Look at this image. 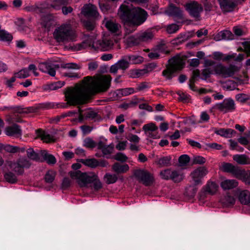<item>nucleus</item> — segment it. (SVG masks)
Instances as JSON below:
<instances>
[{
    "mask_svg": "<svg viewBox=\"0 0 250 250\" xmlns=\"http://www.w3.org/2000/svg\"><path fill=\"white\" fill-rule=\"evenodd\" d=\"M235 194L241 204L250 206V192L249 190L237 188Z\"/></svg>",
    "mask_w": 250,
    "mask_h": 250,
    "instance_id": "dca6fc26",
    "label": "nucleus"
},
{
    "mask_svg": "<svg viewBox=\"0 0 250 250\" xmlns=\"http://www.w3.org/2000/svg\"><path fill=\"white\" fill-rule=\"evenodd\" d=\"M27 155L29 158L31 160H35V161H39L40 160V154L39 153H37L35 152L33 148H29L27 151Z\"/></svg>",
    "mask_w": 250,
    "mask_h": 250,
    "instance_id": "37998d69",
    "label": "nucleus"
},
{
    "mask_svg": "<svg viewBox=\"0 0 250 250\" xmlns=\"http://www.w3.org/2000/svg\"><path fill=\"white\" fill-rule=\"evenodd\" d=\"M42 140L46 143H50L53 141V139L51 136L44 132H42L40 134Z\"/></svg>",
    "mask_w": 250,
    "mask_h": 250,
    "instance_id": "bf43d9fd",
    "label": "nucleus"
},
{
    "mask_svg": "<svg viewBox=\"0 0 250 250\" xmlns=\"http://www.w3.org/2000/svg\"><path fill=\"white\" fill-rule=\"evenodd\" d=\"M64 68L79 69L81 67L80 65L75 63H67L63 65Z\"/></svg>",
    "mask_w": 250,
    "mask_h": 250,
    "instance_id": "0e129e2a",
    "label": "nucleus"
},
{
    "mask_svg": "<svg viewBox=\"0 0 250 250\" xmlns=\"http://www.w3.org/2000/svg\"><path fill=\"white\" fill-rule=\"evenodd\" d=\"M4 178L6 181L11 183H14L17 181L16 176L11 172L6 173L4 175Z\"/></svg>",
    "mask_w": 250,
    "mask_h": 250,
    "instance_id": "3c124183",
    "label": "nucleus"
},
{
    "mask_svg": "<svg viewBox=\"0 0 250 250\" xmlns=\"http://www.w3.org/2000/svg\"><path fill=\"white\" fill-rule=\"evenodd\" d=\"M185 7L191 17L197 20H200V14L203 11V8L201 4L193 1L187 3Z\"/></svg>",
    "mask_w": 250,
    "mask_h": 250,
    "instance_id": "0eeeda50",
    "label": "nucleus"
},
{
    "mask_svg": "<svg viewBox=\"0 0 250 250\" xmlns=\"http://www.w3.org/2000/svg\"><path fill=\"white\" fill-rule=\"evenodd\" d=\"M113 149V147L111 145H106L102 149V151L104 155H108L111 154Z\"/></svg>",
    "mask_w": 250,
    "mask_h": 250,
    "instance_id": "680f3d73",
    "label": "nucleus"
},
{
    "mask_svg": "<svg viewBox=\"0 0 250 250\" xmlns=\"http://www.w3.org/2000/svg\"><path fill=\"white\" fill-rule=\"evenodd\" d=\"M83 146L88 148H93L96 146V144L92 139L87 138L83 141Z\"/></svg>",
    "mask_w": 250,
    "mask_h": 250,
    "instance_id": "6e6d98bb",
    "label": "nucleus"
},
{
    "mask_svg": "<svg viewBox=\"0 0 250 250\" xmlns=\"http://www.w3.org/2000/svg\"><path fill=\"white\" fill-rule=\"evenodd\" d=\"M171 160L169 156L163 157L158 160L157 164L161 167H168L171 165Z\"/></svg>",
    "mask_w": 250,
    "mask_h": 250,
    "instance_id": "79ce46f5",
    "label": "nucleus"
},
{
    "mask_svg": "<svg viewBox=\"0 0 250 250\" xmlns=\"http://www.w3.org/2000/svg\"><path fill=\"white\" fill-rule=\"evenodd\" d=\"M41 156L49 165H54L57 161L55 157L52 154H49L45 150H41L40 151Z\"/></svg>",
    "mask_w": 250,
    "mask_h": 250,
    "instance_id": "c85d7f7f",
    "label": "nucleus"
},
{
    "mask_svg": "<svg viewBox=\"0 0 250 250\" xmlns=\"http://www.w3.org/2000/svg\"><path fill=\"white\" fill-rule=\"evenodd\" d=\"M97 112L92 109H87L83 111H80L79 115V119L80 121L84 120H93L97 118Z\"/></svg>",
    "mask_w": 250,
    "mask_h": 250,
    "instance_id": "412c9836",
    "label": "nucleus"
},
{
    "mask_svg": "<svg viewBox=\"0 0 250 250\" xmlns=\"http://www.w3.org/2000/svg\"><path fill=\"white\" fill-rule=\"evenodd\" d=\"M169 65L163 71V75L167 79H170L176 71L181 70L184 65L183 60L179 57L176 56L169 60Z\"/></svg>",
    "mask_w": 250,
    "mask_h": 250,
    "instance_id": "423d86ee",
    "label": "nucleus"
},
{
    "mask_svg": "<svg viewBox=\"0 0 250 250\" xmlns=\"http://www.w3.org/2000/svg\"><path fill=\"white\" fill-rule=\"evenodd\" d=\"M106 28L111 33H114L117 35H120L121 33V26L118 23L111 20H107L105 19L104 21Z\"/></svg>",
    "mask_w": 250,
    "mask_h": 250,
    "instance_id": "aec40b11",
    "label": "nucleus"
},
{
    "mask_svg": "<svg viewBox=\"0 0 250 250\" xmlns=\"http://www.w3.org/2000/svg\"><path fill=\"white\" fill-rule=\"evenodd\" d=\"M80 162L84 165L92 168L97 167L99 164L98 163V160L95 158L82 159L80 160Z\"/></svg>",
    "mask_w": 250,
    "mask_h": 250,
    "instance_id": "473e14b6",
    "label": "nucleus"
},
{
    "mask_svg": "<svg viewBox=\"0 0 250 250\" xmlns=\"http://www.w3.org/2000/svg\"><path fill=\"white\" fill-rule=\"evenodd\" d=\"M199 75H200V71L198 69L194 70L192 73V77L189 81V84H188L190 88L193 91L195 90L194 85V83L195 81V79L197 77H199Z\"/></svg>",
    "mask_w": 250,
    "mask_h": 250,
    "instance_id": "49530a36",
    "label": "nucleus"
},
{
    "mask_svg": "<svg viewBox=\"0 0 250 250\" xmlns=\"http://www.w3.org/2000/svg\"><path fill=\"white\" fill-rule=\"evenodd\" d=\"M127 139L129 141L135 144L139 143L140 141V138L137 135L133 134H129Z\"/></svg>",
    "mask_w": 250,
    "mask_h": 250,
    "instance_id": "e2e57ef3",
    "label": "nucleus"
},
{
    "mask_svg": "<svg viewBox=\"0 0 250 250\" xmlns=\"http://www.w3.org/2000/svg\"><path fill=\"white\" fill-rule=\"evenodd\" d=\"M158 128L156 125L152 123L146 124L143 127L146 136L148 138L153 139H158L160 137L158 132Z\"/></svg>",
    "mask_w": 250,
    "mask_h": 250,
    "instance_id": "4468645a",
    "label": "nucleus"
},
{
    "mask_svg": "<svg viewBox=\"0 0 250 250\" xmlns=\"http://www.w3.org/2000/svg\"><path fill=\"white\" fill-rule=\"evenodd\" d=\"M111 79L109 75L85 77L81 83L65 88V101L70 105L85 104L93 95L106 91L110 87Z\"/></svg>",
    "mask_w": 250,
    "mask_h": 250,
    "instance_id": "f257e3e1",
    "label": "nucleus"
},
{
    "mask_svg": "<svg viewBox=\"0 0 250 250\" xmlns=\"http://www.w3.org/2000/svg\"><path fill=\"white\" fill-rule=\"evenodd\" d=\"M180 28V26L176 24H171L167 27V31L169 34H173L176 32Z\"/></svg>",
    "mask_w": 250,
    "mask_h": 250,
    "instance_id": "864d4df0",
    "label": "nucleus"
},
{
    "mask_svg": "<svg viewBox=\"0 0 250 250\" xmlns=\"http://www.w3.org/2000/svg\"><path fill=\"white\" fill-rule=\"evenodd\" d=\"M229 56H231L230 60H233L236 62H241L244 60L245 57V55L243 54L237 55L236 53H233L232 54H229Z\"/></svg>",
    "mask_w": 250,
    "mask_h": 250,
    "instance_id": "4d7b16f0",
    "label": "nucleus"
},
{
    "mask_svg": "<svg viewBox=\"0 0 250 250\" xmlns=\"http://www.w3.org/2000/svg\"><path fill=\"white\" fill-rule=\"evenodd\" d=\"M208 173L207 168L204 167H200L194 169L190 175L194 185H201L202 184V179Z\"/></svg>",
    "mask_w": 250,
    "mask_h": 250,
    "instance_id": "1a4fd4ad",
    "label": "nucleus"
},
{
    "mask_svg": "<svg viewBox=\"0 0 250 250\" xmlns=\"http://www.w3.org/2000/svg\"><path fill=\"white\" fill-rule=\"evenodd\" d=\"M235 72V68L233 66L226 67L221 63L216 65V72L215 74L221 76L223 78L232 77Z\"/></svg>",
    "mask_w": 250,
    "mask_h": 250,
    "instance_id": "9d476101",
    "label": "nucleus"
},
{
    "mask_svg": "<svg viewBox=\"0 0 250 250\" xmlns=\"http://www.w3.org/2000/svg\"><path fill=\"white\" fill-rule=\"evenodd\" d=\"M215 133L217 135H219L226 138H231L234 134L236 133V132L235 130L231 128H221L215 131Z\"/></svg>",
    "mask_w": 250,
    "mask_h": 250,
    "instance_id": "7c9ffc66",
    "label": "nucleus"
},
{
    "mask_svg": "<svg viewBox=\"0 0 250 250\" xmlns=\"http://www.w3.org/2000/svg\"><path fill=\"white\" fill-rule=\"evenodd\" d=\"M118 14L120 18L125 22V28L132 26L133 29L128 32L134 30L135 26H139L143 23L147 17V12L139 7L131 8L125 5H122L118 11Z\"/></svg>",
    "mask_w": 250,
    "mask_h": 250,
    "instance_id": "f03ea898",
    "label": "nucleus"
},
{
    "mask_svg": "<svg viewBox=\"0 0 250 250\" xmlns=\"http://www.w3.org/2000/svg\"><path fill=\"white\" fill-rule=\"evenodd\" d=\"M3 150L10 153H16L20 151L22 152L24 151V148L20 149L19 147L11 146L9 145H3Z\"/></svg>",
    "mask_w": 250,
    "mask_h": 250,
    "instance_id": "c03bdc74",
    "label": "nucleus"
},
{
    "mask_svg": "<svg viewBox=\"0 0 250 250\" xmlns=\"http://www.w3.org/2000/svg\"><path fill=\"white\" fill-rule=\"evenodd\" d=\"M55 176L56 172L55 171L48 170L45 175V180L47 183H51L54 181Z\"/></svg>",
    "mask_w": 250,
    "mask_h": 250,
    "instance_id": "de8ad7c7",
    "label": "nucleus"
},
{
    "mask_svg": "<svg viewBox=\"0 0 250 250\" xmlns=\"http://www.w3.org/2000/svg\"><path fill=\"white\" fill-rule=\"evenodd\" d=\"M217 64V63L212 60L207 59L205 61V68L203 70L202 73L203 79H206L208 78L211 74H215L216 72V65Z\"/></svg>",
    "mask_w": 250,
    "mask_h": 250,
    "instance_id": "ddd939ff",
    "label": "nucleus"
},
{
    "mask_svg": "<svg viewBox=\"0 0 250 250\" xmlns=\"http://www.w3.org/2000/svg\"><path fill=\"white\" fill-rule=\"evenodd\" d=\"M154 36V34L151 31H146L142 33L139 37L140 41L146 42L151 40Z\"/></svg>",
    "mask_w": 250,
    "mask_h": 250,
    "instance_id": "58836bf2",
    "label": "nucleus"
},
{
    "mask_svg": "<svg viewBox=\"0 0 250 250\" xmlns=\"http://www.w3.org/2000/svg\"><path fill=\"white\" fill-rule=\"evenodd\" d=\"M114 45V40L110 36H104L102 40H97L93 36H85L81 43L76 44L74 49L79 51L90 49L96 51H105L111 49Z\"/></svg>",
    "mask_w": 250,
    "mask_h": 250,
    "instance_id": "7ed1b4c3",
    "label": "nucleus"
},
{
    "mask_svg": "<svg viewBox=\"0 0 250 250\" xmlns=\"http://www.w3.org/2000/svg\"><path fill=\"white\" fill-rule=\"evenodd\" d=\"M165 13L169 16L172 17L175 20L181 19L183 17L182 11L173 4L169 5L165 11Z\"/></svg>",
    "mask_w": 250,
    "mask_h": 250,
    "instance_id": "f3484780",
    "label": "nucleus"
},
{
    "mask_svg": "<svg viewBox=\"0 0 250 250\" xmlns=\"http://www.w3.org/2000/svg\"><path fill=\"white\" fill-rule=\"evenodd\" d=\"M39 69L44 73H46L51 76L54 77L56 74V70L53 64L50 63L44 62L40 63Z\"/></svg>",
    "mask_w": 250,
    "mask_h": 250,
    "instance_id": "5701e85b",
    "label": "nucleus"
},
{
    "mask_svg": "<svg viewBox=\"0 0 250 250\" xmlns=\"http://www.w3.org/2000/svg\"><path fill=\"white\" fill-rule=\"evenodd\" d=\"M71 0H54L51 6L54 9H60L62 6L70 3Z\"/></svg>",
    "mask_w": 250,
    "mask_h": 250,
    "instance_id": "a19ab883",
    "label": "nucleus"
},
{
    "mask_svg": "<svg viewBox=\"0 0 250 250\" xmlns=\"http://www.w3.org/2000/svg\"><path fill=\"white\" fill-rule=\"evenodd\" d=\"M104 180L107 184H112L117 182L118 176L116 174L106 173L104 176Z\"/></svg>",
    "mask_w": 250,
    "mask_h": 250,
    "instance_id": "f704fd0d",
    "label": "nucleus"
},
{
    "mask_svg": "<svg viewBox=\"0 0 250 250\" xmlns=\"http://www.w3.org/2000/svg\"><path fill=\"white\" fill-rule=\"evenodd\" d=\"M112 169L117 174L125 173L129 170V167L126 164H121L116 162L112 165Z\"/></svg>",
    "mask_w": 250,
    "mask_h": 250,
    "instance_id": "a878e982",
    "label": "nucleus"
},
{
    "mask_svg": "<svg viewBox=\"0 0 250 250\" xmlns=\"http://www.w3.org/2000/svg\"><path fill=\"white\" fill-rule=\"evenodd\" d=\"M12 40V35L6 30L1 29V26L0 24V41L11 42Z\"/></svg>",
    "mask_w": 250,
    "mask_h": 250,
    "instance_id": "2f4dec72",
    "label": "nucleus"
},
{
    "mask_svg": "<svg viewBox=\"0 0 250 250\" xmlns=\"http://www.w3.org/2000/svg\"><path fill=\"white\" fill-rule=\"evenodd\" d=\"M205 162V158L201 156H196L193 158V163L194 164H203Z\"/></svg>",
    "mask_w": 250,
    "mask_h": 250,
    "instance_id": "052dcab7",
    "label": "nucleus"
},
{
    "mask_svg": "<svg viewBox=\"0 0 250 250\" xmlns=\"http://www.w3.org/2000/svg\"><path fill=\"white\" fill-rule=\"evenodd\" d=\"M31 166L30 162L25 158H19L15 163L12 164L11 167L18 174L23 173L24 168H28Z\"/></svg>",
    "mask_w": 250,
    "mask_h": 250,
    "instance_id": "f8f14e48",
    "label": "nucleus"
},
{
    "mask_svg": "<svg viewBox=\"0 0 250 250\" xmlns=\"http://www.w3.org/2000/svg\"><path fill=\"white\" fill-rule=\"evenodd\" d=\"M216 107L223 113L232 112L236 109L234 101L230 98L225 99L222 102L217 104Z\"/></svg>",
    "mask_w": 250,
    "mask_h": 250,
    "instance_id": "6e6552de",
    "label": "nucleus"
},
{
    "mask_svg": "<svg viewBox=\"0 0 250 250\" xmlns=\"http://www.w3.org/2000/svg\"><path fill=\"white\" fill-rule=\"evenodd\" d=\"M233 39V36L232 33L229 30L222 31L217 34L214 37V39L216 41H219L222 40H230Z\"/></svg>",
    "mask_w": 250,
    "mask_h": 250,
    "instance_id": "bb28decb",
    "label": "nucleus"
},
{
    "mask_svg": "<svg viewBox=\"0 0 250 250\" xmlns=\"http://www.w3.org/2000/svg\"><path fill=\"white\" fill-rule=\"evenodd\" d=\"M244 51L247 54V57L250 56V42H246L243 43Z\"/></svg>",
    "mask_w": 250,
    "mask_h": 250,
    "instance_id": "774afa93",
    "label": "nucleus"
},
{
    "mask_svg": "<svg viewBox=\"0 0 250 250\" xmlns=\"http://www.w3.org/2000/svg\"><path fill=\"white\" fill-rule=\"evenodd\" d=\"M136 92L132 87L119 89L117 90V94L121 96H127Z\"/></svg>",
    "mask_w": 250,
    "mask_h": 250,
    "instance_id": "e433bc0d",
    "label": "nucleus"
},
{
    "mask_svg": "<svg viewBox=\"0 0 250 250\" xmlns=\"http://www.w3.org/2000/svg\"><path fill=\"white\" fill-rule=\"evenodd\" d=\"M238 182L234 179H225L220 183V187L224 190H229L236 188Z\"/></svg>",
    "mask_w": 250,
    "mask_h": 250,
    "instance_id": "393cba45",
    "label": "nucleus"
},
{
    "mask_svg": "<svg viewBox=\"0 0 250 250\" xmlns=\"http://www.w3.org/2000/svg\"><path fill=\"white\" fill-rule=\"evenodd\" d=\"M213 58L217 61L222 60L223 61H227L230 60L231 56L229 55L225 56L223 53L220 52H215L212 54Z\"/></svg>",
    "mask_w": 250,
    "mask_h": 250,
    "instance_id": "a18cd8bd",
    "label": "nucleus"
},
{
    "mask_svg": "<svg viewBox=\"0 0 250 250\" xmlns=\"http://www.w3.org/2000/svg\"><path fill=\"white\" fill-rule=\"evenodd\" d=\"M169 51H166L162 46H158L148 54V57L152 60L158 59L162 54H167Z\"/></svg>",
    "mask_w": 250,
    "mask_h": 250,
    "instance_id": "b1692460",
    "label": "nucleus"
},
{
    "mask_svg": "<svg viewBox=\"0 0 250 250\" xmlns=\"http://www.w3.org/2000/svg\"><path fill=\"white\" fill-rule=\"evenodd\" d=\"M69 175L71 178L76 181L81 188L87 187L88 185L93 183L94 188L98 190L102 188V184L97 174L94 172H82L80 170L70 171Z\"/></svg>",
    "mask_w": 250,
    "mask_h": 250,
    "instance_id": "39448f33",
    "label": "nucleus"
},
{
    "mask_svg": "<svg viewBox=\"0 0 250 250\" xmlns=\"http://www.w3.org/2000/svg\"><path fill=\"white\" fill-rule=\"evenodd\" d=\"M224 87L229 90H233L235 89V85L232 82L228 81L224 84Z\"/></svg>",
    "mask_w": 250,
    "mask_h": 250,
    "instance_id": "338daca9",
    "label": "nucleus"
},
{
    "mask_svg": "<svg viewBox=\"0 0 250 250\" xmlns=\"http://www.w3.org/2000/svg\"><path fill=\"white\" fill-rule=\"evenodd\" d=\"M114 159L122 162H126L128 159L127 157L123 153H117L114 156Z\"/></svg>",
    "mask_w": 250,
    "mask_h": 250,
    "instance_id": "13d9d810",
    "label": "nucleus"
},
{
    "mask_svg": "<svg viewBox=\"0 0 250 250\" xmlns=\"http://www.w3.org/2000/svg\"><path fill=\"white\" fill-rule=\"evenodd\" d=\"M172 171L169 169H165L160 172V176L162 178L166 180L171 179Z\"/></svg>",
    "mask_w": 250,
    "mask_h": 250,
    "instance_id": "603ef678",
    "label": "nucleus"
},
{
    "mask_svg": "<svg viewBox=\"0 0 250 250\" xmlns=\"http://www.w3.org/2000/svg\"><path fill=\"white\" fill-rule=\"evenodd\" d=\"M14 75L18 78H25L29 76V72L27 68H24L18 72L15 73Z\"/></svg>",
    "mask_w": 250,
    "mask_h": 250,
    "instance_id": "09e8293b",
    "label": "nucleus"
},
{
    "mask_svg": "<svg viewBox=\"0 0 250 250\" xmlns=\"http://www.w3.org/2000/svg\"><path fill=\"white\" fill-rule=\"evenodd\" d=\"M172 173L171 179L174 182H180L184 178V174L181 171L173 170Z\"/></svg>",
    "mask_w": 250,
    "mask_h": 250,
    "instance_id": "ea45409f",
    "label": "nucleus"
},
{
    "mask_svg": "<svg viewBox=\"0 0 250 250\" xmlns=\"http://www.w3.org/2000/svg\"><path fill=\"white\" fill-rule=\"evenodd\" d=\"M221 10L224 12L232 11L236 3L234 0H218Z\"/></svg>",
    "mask_w": 250,
    "mask_h": 250,
    "instance_id": "6ab92c4d",
    "label": "nucleus"
},
{
    "mask_svg": "<svg viewBox=\"0 0 250 250\" xmlns=\"http://www.w3.org/2000/svg\"><path fill=\"white\" fill-rule=\"evenodd\" d=\"M134 175L146 186H148L153 181V176L148 171L138 169L135 171Z\"/></svg>",
    "mask_w": 250,
    "mask_h": 250,
    "instance_id": "9b49d317",
    "label": "nucleus"
},
{
    "mask_svg": "<svg viewBox=\"0 0 250 250\" xmlns=\"http://www.w3.org/2000/svg\"><path fill=\"white\" fill-rule=\"evenodd\" d=\"M130 64H139L144 61V58L137 55H127L126 56Z\"/></svg>",
    "mask_w": 250,
    "mask_h": 250,
    "instance_id": "4c0bfd02",
    "label": "nucleus"
},
{
    "mask_svg": "<svg viewBox=\"0 0 250 250\" xmlns=\"http://www.w3.org/2000/svg\"><path fill=\"white\" fill-rule=\"evenodd\" d=\"M218 185L214 182L208 181L204 188L205 192L210 194H215L218 189Z\"/></svg>",
    "mask_w": 250,
    "mask_h": 250,
    "instance_id": "cd10ccee",
    "label": "nucleus"
},
{
    "mask_svg": "<svg viewBox=\"0 0 250 250\" xmlns=\"http://www.w3.org/2000/svg\"><path fill=\"white\" fill-rule=\"evenodd\" d=\"M233 159L240 165L250 164V158L244 154H236L233 155Z\"/></svg>",
    "mask_w": 250,
    "mask_h": 250,
    "instance_id": "c756f323",
    "label": "nucleus"
},
{
    "mask_svg": "<svg viewBox=\"0 0 250 250\" xmlns=\"http://www.w3.org/2000/svg\"><path fill=\"white\" fill-rule=\"evenodd\" d=\"M149 88L148 83L146 82H144L138 84L136 88V92L143 91L146 89Z\"/></svg>",
    "mask_w": 250,
    "mask_h": 250,
    "instance_id": "69168bd1",
    "label": "nucleus"
},
{
    "mask_svg": "<svg viewBox=\"0 0 250 250\" xmlns=\"http://www.w3.org/2000/svg\"><path fill=\"white\" fill-rule=\"evenodd\" d=\"M53 36L55 41L59 43H66L74 42L77 34L70 22L62 23L54 30Z\"/></svg>",
    "mask_w": 250,
    "mask_h": 250,
    "instance_id": "20e7f679",
    "label": "nucleus"
},
{
    "mask_svg": "<svg viewBox=\"0 0 250 250\" xmlns=\"http://www.w3.org/2000/svg\"><path fill=\"white\" fill-rule=\"evenodd\" d=\"M221 202L224 205L230 206L235 204V199L233 196L228 193L222 198Z\"/></svg>",
    "mask_w": 250,
    "mask_h": 250,
    "instance_id": "72a5a7b5",
    "label": "nucleus"
},
{
    "mask_svg": "<svg viewBox=\"0 0 250 250\" xmlns=\"http://www.w3.org/2000/svg\"><path fill=\"white\" fill-rule=\"evenodd\" d=\"M221 168L224 172L232 173L237 178H242L244 176L243 170L230 163H223L222 164Z\"/></svg>",
    "mask_w": 250,
    "mask_h": 250,
    "instance_id": "2eb2a0df",
    "label": "nucleus"
},
{
    "mask_svg": "<svg viewBox=\"0 0 250 250\" xmlns=\"http://www.w3.org/2000/svg\"><path fill=\"white\" fill-rule=\"evenodd\" d=\"M82 14L87 17L95 18L99 16L96 7L91 4L84 5L82 8Z\"/></svg>",
    "mask_w": 250,
    "mask_h": 250,
    "instance_id": "a211bd4d",
    "label": "nucleus"
},
{
    "mask_svg": "<svg viewBox=\"0 0 250 250\" xmlns=\"http://www.w3.org/2000/svg\"><path fill=\"white\" fill-rule=\"evenodd\" d=\"M235 99L237 101L240 103H245L250 99V97L244 93H240L236 95Z\"/></svg>",
    "mask_w": 250,
    "mask_h": 250,
    "instance_id": "5fc2aeb1",
    "label": "nucleus"
},
{
    "mask_svg": "<svg viewBox=\"0 0 250 250\" xmlns=\"http://www.w3.org/2000/svg\"><path fill=\"white\" fill-rule=\"evenodd\" d=\"M5 133L9 136L19 137L21 135V130L19 125L14 124L6 127L5 129Z\"/></svg>",
    "mask_w": 250,
    "mask_h": 250,
    "instance_id": "4be33fe9",
    "label": "nucleus"
},
{
    "mask_svg": "<svg viewBox=\"0 0 250 250\" xmlns=\"http://www.w3.org/2000/svg\"><path fill=\"white\" fill-rule=\"evenodd\" d=\"M116 63L120 69H122L123 70H126L129 66V62H128L126 56L122 57L116 62Z\"/></svg>",
    "mask_w": 250,
    "mask_h": 250,
    "instance_id": "c9c22d12",
    "label": "nucleus"
},
{
    "mask_svg": "<svg viewBox=\"0 0 250 250\" xmlns=\"http://www.w3.org/2000/svg\"><path fill=\"white\" fill-rule=\"evenodd\" d=\"M190 158L186 154L181 155L179 158V163L181 167L186 166L189 162Z\"/></svg>",
    "mask_w": 250,
    "mask_h": 250,
    "instance_id": "8fccbe9b",
    "label": "nucleus"
}]
</instances>
